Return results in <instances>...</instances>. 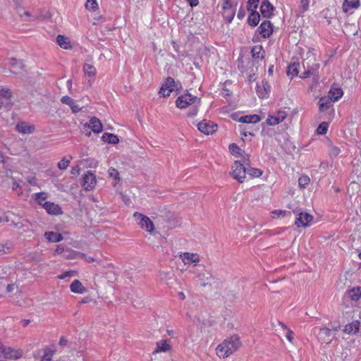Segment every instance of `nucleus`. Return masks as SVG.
Instances as JSON below:
<instances>
[{"mask_svg": "<svg viewBox=\"0 0 361 361\" xmlns=\"http://www.w3.org/2000/svg\"><path fill=\"white\" fill-rule=\"evenodd\" d=\"M241 345L238 335H233L226 338L216 348V354L219 358H226L235 353Z\"/></svg>", "mask_w": 361, "mask_h": 361, "instance_id": "1", "label": "nucleus"}, {"mask_svg": "<svg viewBox=\"0 0 361 361\" xmlns=\"http://www.w3.org/2000/svg\"><path fill=\"white\" fill-rule=\"evenodd\" d=\"M340 329L339 324L329 323L326 327L314 328L313 333L317 335L320 342L329 344L335 338V332L338 331Z\"/></svg>", "mask_w": 361, "mask_h": 361, "instance_id": "2", "label": "nucleus"}, {"mask_svg": "<svg viewBox=\"0 0 361 361\" xmlns=\"http://www.w3.org/2000/svg\"><path fill=\"white\" fill-rule=\"evenodd\" d=\"M200 99L197 97L193 96L190 93L180 95L176 101V106L179 109H185L193 104L197 107V105L200 104Z\"/></svg>", "mask_w": 361, "mask_h": 361, "instance_id": "3", "label": "nucleus"}, {"mask_svg": "<svg viewBox=\"0 0 361 361\" xmlns=\"http://www.w3.org/2000/svg\"><path fill=\"white\" fill-rule=\"evenodd\" d=\"M133 217L140 228L149 233H152L154 232V225L148 216L136 212L133 214Z\"/></svg>", "mask_w": 361, "mask_h": 361, "instance_id": "4", "label": "nucleus"}, {"mask_svg": "<svg viewBox=\"0 0 361 361\" xmlns=\"http://www.w3.org/2000/svg\"><path fill=\"white\" fill-rule=\"evenodd\" d=\"M230 173L239 183H243L246 176V166L240 161H235L231 166Z\"/></svg>", "mask_w": 361, "mask_h": 361, "instance_id": "5", "label": "nucleus"}, {"mask_svg": "<svg viewBox=\"0 0 361 361\" xmlns=\"http://www.w3.org/2000/svg\"><path fill=\"white\" fill-rule=\"evenodd\" d=\"M23 352L20 349H14L11 347H6L0 343V356L6 359L17 360L22 357Z\"/></svg>", "mask_w": 361, "mask_h": 361, "instance_id": "6", "label": "nucleus"}, {"mask_svg": "<svg viewBox=\"0 0 361 361\" xmlns=\"http://www.w3.org/2000/svg\"><path fill=\"white\" fill-rule=\"evenodd\" d=\"M197 128L201 133L209 135L216 132L217 125L210 121L203 120L197 124Z\"/></svg>", "mask_w": 361, "mask_h": 361, "instance_id": "7", "label": "nucleus"}, {"mask_svg": "<svg viewBox=\"0 0 361 361\" xmlns=\"http://www.w3.org/2000/svg\"><path fill=\"white\" fill-rule=\"evenodd\" d=\"M319 108L321 112H326L329 117H332L334 114L332 102L329 97H322L319 101Z\"/></svg>", "mask_w": 361, "mask_h": 361, "instance_id": "8", "label": "nucleus"}, {"mask_svg": "<svg viewBox=\"0 0 361 361\" xmlns=\"http://www.w3.org/2000/svg\"><path fill=\"white\" fill-rule=\"evenodd\" d=\"M174 85L175 81L173 78L171 77L167 78L160 88L159 94L164 97L170 96L174 90Z\"/></svg>", "mask_w": 361, "mask_h": 361, "instance_id": "9", "label": "nucleus"}, {"mask_svg": "<svg viewBox=\"0 0 361 361\" xmlns=\"http://www.w3.org/2000/svg\"><path fill=\"white\" fill-rule=\"evenodd\" d=\"M97 184L95 175L91 171H88L83 176L82 187L86 190H92Z\"/></svg>", "mask_w": 361, "mask_h": 361, "instance_id": "10", "label": "nucleus"}, {"mask_svg": "<svg viewBox=\"0 0 361 361\" xmlns=\"http://www.w3.org/2000/svg\"><path fill=\"white\" fill-rule=\"evenodd\" d=\"M286 116L287 113L285 111H279L274 115L268 116L267 123L269 126L277 125L283 121Z\"/></svg>", "mask_w": 361, "mask_h": 361, "instance_id": "11", "label": "nucleus"}, {"mask_svg": "<svg viewBox=\"0 0 361 361\" xmlns=\"http://www.w3.org/2000/svg\"><path fill=\"white\" fill-rule=\"evenodd\" d=\"M313 220V216L308 213L301 212L296 218L295 224L298 227H307L310 223Z\"/></svg>", "mask_w": 361, "mask_h": 361, "instance_id": "12", "label": "nucleus"}, {"mask_svg": "<svg viewBox=\"0 0 361 361\" xmlns=\"http://www.w3.org/2000/svg\"><path fill=\"white\" fill-rule=\"evenodd\" d=\"M6 66L9 68L10 72L12 73H18L24 68L22 61L17 60L15 58L8 59L6 61Z\"/></svg>", "mask_w": 361, "mask_h": 361, "instance_id": "13", "label": "nucleus"}, {"mask_svg": "<svg viewBox=\"0 0 361 361\" xmlns=\"http://www.w3.org/2000/svg\"><path fill=\"white\" fill-rule=\"evenodd\" d=\"M258 30L263 37H269L273 32L272 24L269 20H264L258 27Z\"/></svg>", "mask_w": 361, "mask_h": 361, "instance_id": "14", "label": "nucleus"}, {"mask_svg": "<svg viewBox=\"0 0 361 361\" xmlns=\"http://www.w3.org/2000/svg\"><path fill=\"white\" fill-rule=\"evenodd\" d=\"M274 9V6L271 4L269 0L262 1L260 6V11L264 17L270 18L273 14Z\"/></svg>", "mask_w": 361, "mask_h": 361, "instance_id": "15", "label": "nucleus"}, {"mask_svg": "<svg viewBox=\"0 0 361 361\" xmlns=\"http://www.w3.org/2000/svg\"><path fill=\"white\" fill-rule=\"evenodd\" d=\"M43 208L47 212V213L52 215H58L62 213L59 205L54 202H44L43 204Z\"/></svg>", "mask_w": 361, "mask_h": 361, "instance_id": "16", "label": "nucleus"}, {"mask_svg": "<svg viewBox=\"0 0 361 361\" xmlns=\"http://www.w3.org/2000/svg\"><path fill=\"white\" fill-rule=\"evenodd\" d=\"M180 257L185 264H191L192 263H197L200 261L199 256L197 254L184 252L180 255Z\"/></svg>", "mask_w": 361, "mask_h": 361, "instance_id": "17", "label": "nucleus"}, {"mask_svg": "<svg viewBox=\"0 0 361 361\" xmlns=\"http://www.w3.org/2000/svg\"><path fill=\"white\" fill-rule=\"evenodd\" d=\"M360 6L359 0H344L342 6L343 12L348 13L352 10L357 8Z\"/></svg>", "mask_w": 361, "mask_h": 361, "instance_id": "18", "label": "nucleus"}, {"mask_svg": "<svg viewBox=\"0 0 361 361\" xmlns=\"http://www.w3.org/2000/svg\"><path fill=\"white\" fill-rule=\"evenodd\" d=\"M88 127L92 129V130L95 133H99L103 130L102 124L97 118L92 117L90 120V123L88 124Z\"/></svg>", "mask_w": 361, "mask_h": 361, "instance_id": "19", "label": "nucleus"}, {"mask_svg": "<svg viewBox=\"0 0 361 361\" xmlns=\"http://www.w3.org/2000/svg\"><path fill=\"white\" fill-rule=\"evenodd\" d=\"M71 292L74 293L82 294L85 293L87 289L83 286L82 283L76 279L74 280L70 286Z\"/></svg>", "mask_w": 361, "mask_h": 361, "instance_id": "20", "label": "nucleus"}, {"mask_svg": "<svg viewBox=\"0 0 361 361\" xmlns=\"http://www.w3.org/2000/svg\"><path fill=\"white\" fill-rule=\"evenodd\" d=\"M171 349V345L166 340H161L157 343V348L154 350V353H166Z\"/></svg>", "mask_w": 361, "mask_h": 361, "instance_id": "21", "label": "nucleus"}, {"mask_svg": "<svg viewBox=\"0 0 361 361\" xmlns=\"http://www.w3.org/2000/svg\"><path fill=\"white\" fill-rule=\"evenodd\" d=\"M360 322L357 320L348 324L345 326L343 331L346 334H355L359 331Z\"/></svg>", "mask_w": 361, "mask_h": 361, "instance_id": "22", "label": "nucleus"}, {"mask_svg": "<svg viewBox=\"0 0 361 361\" xmlns=\"http://www.w3.org/2000/svg\"><path fill=\"white\" fill-rule=\"evenodd\" d=\"M260 120L259 116L253 114L241 116L238 121L243 123H256L260 121Z\"/></svg>", "mask_w": 361, "mask_h": 361, "instance_id": "23", "label": "nucleus"}, {"mask_svg": "<svg viewBox=\"0 0 361 361\" xmlns=\"http://www.w3.org/2000/svg\"><path fill=\"white\" fill-rule=\"evenodd\" d=\"M13 97L11 90L8 87L0 88V97L5 101L6 104H9Z\"/></svg>", "mask_w": 361, "mask_h": 361, "instance_id": "24", "label": "nucleus"}, {"mask_svg": "<svg viewBox=\"0 0 361 361\" xmlns=\"http://www.w3.org/2000/svg\"><path fill=\"white\" fill-rule=\"evenodd\" d=\"M342 95L343 90L341 88H331L328 93V97L332 102L337 101Z\"/></svg>", "mask_w": 361, "mask_h": 361, "instance_id": "25", "label": "nucleus"}, {"mask_svg": "<svg viewBox=\"0 0 361 361\" xmlns=\"http://www.w3.org/2000/svg\"><path fill=\"white\" fill-rule=\"evenodd\" d=\"M250 13L247 18V23L252 27L256 26L260 20V16L256 11H250Z\"/></svg>", "mask_w": 361, "mask_h": 361, "instance_id": "26", "label": "nucleus"}, {"mask_svg": "<svg viewBox=\"0 0 361 361\" xmlns=\"http://www.w3.org/2000/svg\"><path fill=\"white\" fill-rule=\"evenodd\" d=\"M56 42L61 48L64 49H68L71 48L70 39L63 35H58L56 37Z\"/></svg>", "mask_w": 361, "mask_h": 361, "instance_id": "27", "label": "nucleus"}, {"mask_svg": "<svg viewBox=\"0 0 361 361\" xmlns=\"http://www.w3.org/2000/svg\"><path fill=\"white\" fill-rule=\"evenodd\" d=\"M44 236L49 242L52 243H58L63 240L61 234L53 231L46 232Z\"/></svg>", "mask_w": 361, "mask_h": 361, "instance_id": "28", "label": "nucleus"}, {"mask_svg": "<svg viewBox=\"0 0 361 361\" xmlns=\"http://www.w3.org/2000/svg\"><path fill=\"white\" fill-rule=\"evenodd\" d=\"M55 353L54 347H45L43 349V355L40 361H51Z\"/></svg>", "mask_w": 361, "mask_h": 361, "instance_id": "29", "label": "nucleus"}, {"mask_svg": "<svg viewBox=\"0 0 361 361\" xmlns=\"http://www.w3.org/2000/svg\"><path fill=\"white\" fill-rule=\"evenodd\" d=\"M347 295L352 300L357 301L361 298V288L356 287L348 291Z\"/></svg>", "mask_w": 361, "mask_h": 361, "instance_id": "30", "label": "nucleus"}, {"mask_svg": "<svg viewBox=\"0 0 361 361\" xmlns=\"http://www.w3.org/2000/svg\"><path fill=\"white\" fill-rule=\"evenodd\" d=\"M16 129L19 133L24 134L32 133L34 130V127L28 126L25 123H20L16 126Z\"/></svg>", "mask_w": 361, "mask_h": 361, "instance_id": "31", "label": "nucleus"}, {"mask_svg": "<svg viewBox=\"0 0 361 361\" xmlns=\"http://www.w3.org/2000/svg\"><path fill=\"white\" fill-rule=\"evenodd\" d=\"M269 88L270 86L267 82H262V87L258 86L257 89L258 96L261 98L267 97Z\"/></svg>", "mask_w": 361, "mask_h": 361, "instance_id": "32", "label": "nucleus"}, {"mask_svg": "<svg viewBox=\"0 0 361 361\" xmlns=\"http://www.w3.org/2000/svg\"><path fill=\"white\" fill-rule=\"evenodd\" d=\"M102 138L104 142L111 144H117L119 142L118 136L111 133H105L102 135Z\"/></svg>", "mask_w": 361, "mask_h": 361, "instance_id": "33", "label": "nucleus"}, {"mask_svg": "<svg viewBox=\"0 0 361 361\" xmlns=\"http://www.w3.org/2000/svg\"><path fill=\"white\" fill-rule=\"evenodd\" d=\"M306 63L307 65V68L302 73V75L300 76L302 78L309 77L310 75L313 74L314 71L319 68V65L317 63H313L312 66H310L308 63Z\"/></svg>", "mask_w": 361, "mask_h": 361, "instance_id": "34", "label": "nucleus"}, {"mask_svg": "<svg viewBox=\"0 0 361 361\" xmlns=\"http://www.w3.org/2000/svg\"><path fill=\"white\" fill-rule=\"evenodd\" d=\"M252 55L255 59H262L264 57V50L262 46H255L252 49Z\"/></svg>", "mask_w": 361, "mask_h": 361, "instance_id": "35", "label": "nucleus"}, {"mask_svg": "<svg viewBox=\"0 0 361 361\" xmlns=\"http://www.w3.org/2000/svg\"><path fill=\"white\" fill-rule=\"evenodd\" d=\"M236 9L223 10V16L227 23H230L233 20Z\"/></svg>", "mask_w": 361, "mask_h": 361, "instance_id": "36", "label": "nucleus"}, {"mask_svg": "<svg viewBox=\"0 0 361 361\" xmlns=\"http://www.w3.org/2000/svg\"><path fill=\"white\" fill-rule=\"evenodd\" d=\"M108 173H109V177L114 179L115 183H113V185L116 186V184L118 183V182L120 180V176H119L118 171L114 168H110L108 171Z\"/></svg>", "mask_w": 361, "mask_h": 361, "instance_id": "37", "label": "nucleus"}, {"mask_svg": "<svg viewBox=\"0 0 361 361\" xmlns=\"http://www.w3.org/2000/svg\"><path fill=\"white\" fill-rule=\"evenodd\" d=\"M246 173L251 178L259 177L262 174V171L256 168H246Z\"/></svg>", "mask_w": 361, "mask_h": 361, "instance_id": "38", "label": "nucleus"}, {"mask_svg": "<svg viewBox=\"0 0 361 361\" xmlns=\"http://www.w3.org/2000/svg\"><path fill=\"white\" fill-rule=\"evenodd\" d=\"M12 250V245L10 243H0V256L10 253Z\"/></svg>", "mask_w": 361, "mask_h": 361, "instance_id": "39", "label": "nucleus"}, {"mask_svg": "<svg viewBox=\"0 0 361 361\" xmlns=\"http://www.w3.org/2000/svg\"><path fill=\"white\" fill-rule=\"evenodd\" d=\"M310 179L306 175H302L298 179V185L301 188H305L310 183Z\"/></svg>", "mask_w": 361, "mask_h": 361, "instance_id": "40", "label": "nucleus"}, {"mask_svg": "<svg viewBox=\"0 0 361 361\" xmlns=\"http://www.w3.org/2000/svg\"><path fill=\"white\" fill-rule=\"evenodd\" d=\"M298 64H296V63H293L291 65H289L288 67V70H287V74L288 75H291V76H295V75H298L299 71H298Z\"/></svg>", "mask_w": 361, "mask_h": 361, "instance_id": "41", "label": "nucleus"}, {"mask_svg": "<svg viewBox=\"0 0 361 361\" xmlns=\"http://www.w3.org/2000/svg\"><path fill=\"white\" fill-rule=\"evenodd\" d=\"M35 200L43 207L44 201L47 198L44 192H37L34 195Z\"/></svg>", "mask_w": 361, "mask_h": 361, "instance_id": "42", "label": "nucleus"}, {"mask_svg": "<svg viewBox=\"0 0 361 361\" xmlns=\"http://www.w3.org/2000/svg\"><path fill=\"white\" fill-rule=\"evenodd\" d=\"M83 68L85 74L89 76H94L96 73V68L90 64L85 63Z\"/></svg>", "mask_w": 361, "mask_h": 361, "instance_id": "43", "label": "nucleus"}, {"mask_svg": "<svg viewBox=\"0 0 361 361\" xmlns=\"http://www.w3.org/2000/svg\"><path fill=\"white\" fill-rule=\"evenodd\" d=\"M237 6V2H233L231 0H224L222 9L223 10H227V9H236Z\"/></svg>", "mask_w": 361, "mask_h": 361, "instance_id": "44", "label": "nucleus"}, {"mask_svg": "<svg viewBox=\"0 0 361 361\" xmlns=\"http://www.w3.org/2000/svg\"><path fill=\"white\" fill-rule=\"evenodd\" d=\"M329 128V123L326 122H322L319 125L317 129V133L319 135H324L326 133Z\"/></svg>", "mask_w": 361, "mask_h": 361, "instance_id": "45", "label": "nucleus"}, {"mask_svg": "<svg viewBox=\"0 0 361 361\" xmlns=\"http://www.w3.org/2000/svg\"><path fill=\"white\" fill-rule=\"evenodd\" d=\"M85 7L87 10L95 11L98 7L97 0H87L85 4Z\"/></svg>", "mask_w": 361, "mask_h": 361, "instance_id": "46", "label": "nucleus"}, {"mask_svg": "<svg viewBox=\"0 0 361 361\" xmlns=\"http://www.w3.org/2000/svg\"><path fill=\"white\" fill-rule=\"evenodd\" d=\"M259 0H248L247 1V11H256Z\"/></svg>", "mask_w": 361, "mask_h": 361, "instance_id": "47", "label": "nucleus"}, {"mask_svg": "<svg viewBox=\"0 0 361 361\" xmlns=\"http://www.w3.org/2000/svg\"><path fill=\"white\" fill-rule=\"evenodd\" d=\"M70 164V160L63 157L57 164V166L61 170H65L68 168Z\"/></svg>", "mask_w": 361, "mask_h": 361, "instance_id": "48", "label": "nucleus"}, {"mask_svg": "<svg viewBox=\"0 0 361 361\" xmlns=\"http://www.w3.org/2000/svg\"><path fill=\"white\" fill-rule=\"evenodd\" d=\"M229 150L231 152V154L235 156L239 155L241 152L240 148L235 143L231 144L229 145Z\"/></svg>", "mask_w": 361, "mask_h": 361, "instance_id": "49", "label": "nucleus"}, {"mask_svg": "<svg viewBox=\"0 0 361 361\" xmlns=\"http://www.w3.org/2000/svg\"><path fill=\"white\" fill-rule=\"evenodd\" d=\"M341 152L340 149L334 145H331L329 149V154L331 157H337Z\"/></svg>", "mask_w": 361, "mask_h": 361, "instance_id": "50", "label": "nucleus"}, {"mask_svg": "<svg viewBox=\"0 0 361 361\" xmlns=\"http://www.w3.org/2000/svg\"><path fill=\"white\" fill-rule=\"evenodd\" d=\"M75 274V271H66V272L63 273L62 274L59 275L58 276V278L60 279H64L66 277H70V276H74Z\"/></svg>", "mask_w": 361, "mask_h": 361, "instance_id": "51", "label": "nucleus"}, {"mask_svg": "<svg viewBox=\"0 0 361 361\" xmlns=\"http://www.w3.org/2000/svg\"><path fill=\"white\" fill-rule=\"evenodd\" d=\"M286 331V338L288 339V341H290V343L293 342V332L290 330V329H287Z\"/></svg>", "mask_w": 361, "mask_h": 361, "instance_id": "52", "label": "nucleus"}, {"mask_svg": "<svg viewBox=\"0 0 361 361\" xmlns=\"http://www.w3.org/2000/svg\"><path fill=\"white\" fill-rule=\"evenodd\" d=\"M310 1V0H301L300 1L301 6L302 8L303 11H305L307 10V8L309 7Z\"/></svg>", "mask_w": 361, "mask_h": 361, "instance_id": "53", "label": "nucleus"}, {"mask_svg": "<svg viewBox=\"0 0 361 361\" xmlns=\"http://www.w3.org/2000/svg\"><path fill=\"white\" fill-rule=\"evenodd\" d=\"M72 100H73V99H71V98L70 97H68V96H63V97L61 98V102H62L63 104H67V105H69V104H70V103H71V102H72Z\"/></svg>", "mask_w": 361, "mask_h": 361, "instance_id": "54", "label": "nucleus"}, {"mask_svg": "<svg viewBox=\"0 0 361 361\" xmlns=\"http://www.w3.org/2000/svg\"><path fill=\"white\" fill-rule=\"evenodd\" d=\"M245 16V11L244 10V8L243 7H240L238 11V13L237 14V17L239 19H243Z\"/></svg>", "mask_w": 361, "mask_h": 361, "instance_id": "55", "label": "nucleus"}, {"mask_svg": "<svg viewBox=\"0 0 361 361\" xmlns=\"http://www.w3.org/2000/svg\"><path fill=\"white\" fill-rule=\"evenodd\" d=\"M272 214L276 215L277 216H283L286 214V212L283 210H274V212H272Z\"/></svg>", "mask_w": 361, "mask_h": 361, "instance_id": "56", "label": "nucleus"}, {"mask_svg": "<svg viewBox=\"0 0 361 361\" xmlns=\"http://www.w3.org/2000/svg\"><path fill=\"white\" fill-rule=\"evenodd\" d=\"M191 7L197 6L199 4V0H186Z\"/></svg>", "mask_w": 361, "mask_h": 361, "instance_id": "57", "label": "nucleus"}, {"mask_svg": "<svg viewBox=\"0 0 361 361\" xmlns=\"http://www.w3.org/2000/svg\"><path fill=\"white\" fill-rule=\"evenodd\" d=\"M80 170V166H75L73 167L71 173L73 175H77V174H79Z\"/></svg>", "mask_w": 361, "mask_h": 361, "instance_id": "58", "label": "nucleus"}, {"mask_svg": "<svg viewBox=\"0 0 361 361\" xmlns=\"http://www.w3.org/2000/svg\"><path fill=\"white\" fill-rule=\"evenodd\" d=\"M68 340L66 338H65L64 337H61L60 338V341L59 342V344L60 345H66L67 343H68Z\"/></svg>", "mask_w": 361, "mask_h": 361, "instance_id": "59", "label": "nucleus"}, {"mask_svg": "<svg viewBox=\"0 0 361 361\" xmlns=\"http://www.w3.org/2000/svg\"><path fill=\"white\" fill-rule=\"evenodd\" d=\"M15 288V285L14 284H8L6 286V291L7 293H11L12 292Z\"/></svg>", "mask_w": 361, "mask_h": 361, "instance_id": "60", "label": "nucleus"}, {"mask_svg": "<svg viewBox=\"0 0 361 361\" xmlns=\"http://www.w3.org/2000/svg\"><path fill=\"white\" fill-rule=\"evenodd\" d=\"M75 257H77V258H82V259H85L86 258V255L82 252H77L75 253Z\"/></svg>", "mask_w": 361, "mask_h": 361, "instance_id": "61", "label": "nucleus"}, {"mask_svg": "<svg viewBox=\"0 0 361 361\" xmlns=\"http://www.w3.org/2000/svg\"><path fill=\"white\" fill-rule=\"evenodd\" d=\"M71 110L73 113H78L81 110V108L78 105L75 104L73 106Z\"/></svg>", "mask_w": 361, "mask_h": 361, "instance_id": "62", "label": "nucleus"}, {"mask_svg": "<svg viewBox=\"0 0 361 361\" xmlns=\"http://www.w3.org/2000/svg\"><path fill=\"white\" fill-rule=\"evenodd\" d=\"M67 87H68V91H69L70 92H71V89H72V80H71V79H70V80H68L67 81Z\"/></svg>", "mask_w": 361, "mask_h": 361, "instance_id": "63", "label": "nucleus"}, {"mask_svg": "<svg viewBox=\"0 0 361 361\" xmlns=\"http://www.w3.org/2000/svg\"><path fill=\"white\" fill-rule=\"evenodd\" d=\"M6 105H7V104L5 103V101H4L3 99H1V98L0 97V109H1L4 106H6Z\"/></svg>", "mask_w": 361, "mask_h": 361, "instance_id": "64", "label": "nucleus"}]
</instances>
